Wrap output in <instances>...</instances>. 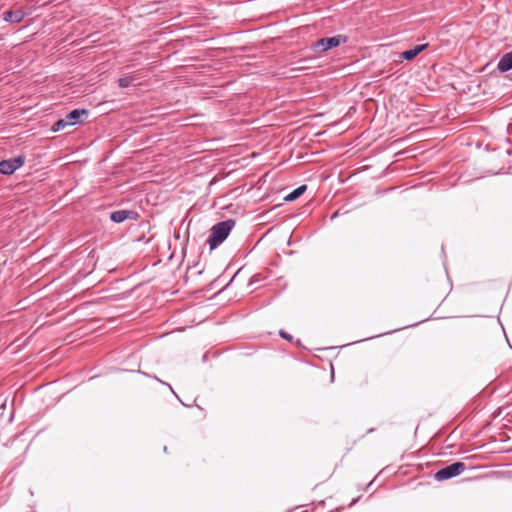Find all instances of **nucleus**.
<instances>
[{"mask_svg": "<svg viewBox=\"0 0 512 512\" xmlns=\"http://www.w3.org/2000/svg\"><path fill=\"white\" fill-rule=\"evenodd\" d=\"M24 163H25L24 155H18L11 159L2 160V161H0V173L3 175H11L17 169L22 167Z\"/></svg>", "mask_w": 512, "mask_h": 512, "instance_id": "4", "label": "nucleus"}, {"mask_svg": "<svg viewBox=\"0 0 512 512\" xmlns=\"http://www.w3.org/2000/svg\"><path fill=\"white\" fill-rule=\"evenodd\" d=\"M497 69L500 72H508L512 69V50L510 52L505 53L497 64Z\"/></svg>", "mask_w": 512, "mask_h": 512, "instance_id": "9", "label": "nucleus"}, {"mask_svg": "<svg viewBox=\"0 0 512 512\" xmlns=\"http://www.w3.org/2000/svg\"><path fill=\"white\" fill-rule=\"evenodd\" d=\"M67 126H69V125L67 124V122L65 121V119H64V118H62V119L57 120V121L53 124V126H52V131H53V132H58V131L63 130V129H64V128H66Z\"/></svg>", "mask_w": 512, "mask_h": 512, "instance_id": "12", "label": "nucleus"}, {"mask_svg": "<svg viewBox=\"0 0 512 512\" xmlns=\"http://www.w3.org/2000/svg\"><path fill=\"white\" fill-rule=\"evenodd\" d=\"M139 214L134 210H117L110 214V220L114 223H122L127 219L137 220Z\"/></svg>", "mask_w": 512, "mask_h": 512, "instance_id": "5", "label": "nucleus"}, {"mask_svg": "<svg viewBox=\"0 0 512 512\" xmlns=\"http://www.w3.org/2000/svg\"><path fill=\"white\" fill-rule=\"evenodd\" d=\"M331 378L333 379L334 378V370L332 369L331 371Z\"/></svg>", "mask_w": 512, "mask_h": 512, "instance_id": "16", "label": "nucleus"}, {"mask_svg": "<svg viewBox=\"0 0 512 512\" xmlns=\"http://www.w3.org/2000/svg\"><path fill=\"white\" fill-rule=\"evenodd\" d=\"M133 81H134V77L130 74H126L118 79V85L121 88H127L132 84Z\"/></svg>", "mask_w": 512, "mask_h": 512, "instance_id": "11", "label": "nucleus"}, {"mask_svg": "<svg viewBox=\"0 0 512 512\" xmlns=\"http://www.w3.org/2000/svg\"><path fill=\"white\" fill-rule=\"evenodd\" d=\"M466 469V465L463 462H454L447 465L434 474V479L438 482L446 481L454 477L459 476Z\"/></svg>", "mask_w": 512, "mask_h": 512, "instance_id": "3", "label": "nucleus"}, {"mask_svg": "<svg viewBox=\"0 0 512 512\" xmlns=\"http://www.w3.org/2000/svg\"><path fill=\"white\" fill-rule=\"evenodd\" d=\"M88 114H89V111L87 109H84V108L74 109V110L70 111L69 113H67L66 116L64 117V119L69 126H73V125L82 123L83 122L82 116L83 115L88 116Z\"/></svg>", "mask_w": 512, "mask_h": 512, "instance_id": "6", "label": "nucleus"}, {"mask_svg": "<svg viewBox=\"0 0 512 512\" xmlns=\"http://www.w3.org/2000/svg\"><path fill=\"white\" fill-rule=\"evenodd\" d=\"M347 37L339 34L332 37H325L317 40L311 45L313 52H326L330 49L338 47L342 43H346Z\"/></svg>", "mask_w": 512, "mask_h": 512, "instance_id": "2", "label": "nucleus"}, {"mask_svg": "<svg viewBox=\"0 0 512 512\" xmlns=\"http://www.w3.org/2000/svg\"><path fill=\"white\" fill-rule=\"evenodd\" d=\"M306 190H307V185H300L297 188H295L293 191L288 193L284 197V200L287 202H292V201L298 199Z\"/></svg>", "mask_w": 512, "mask_h": 512, "instance_id": "10", "label": "nucleus"}, {"mask_svg": "<svg viewBox=\"0 0 512 512\" xmlns=\"http://www.w3.org/2000/svg\"><path fill=\"white\" fill-rule=\"evenodd\" d=\"M296 345L300 346V340H297Z\"/></svg>", "mask_w": 512, "mask_h": 512, "instance_id": "17", "label": "nucleus"}, {"mask_svg": "<svg viewBox=\"0 0 512 512\" xmlns=\"http://www.w3.org/2000/svg\"><path fill=\"white\" fill-rule=\"evenodd\" d=\"M279 336L287 341H292L293 340V336L290 335L289 333H287L286 331L284 330H280L279 331Z\"/></svg>", "mask_w": 512, "mask_h": 512, "instance_id": "13", "label": "nucleus"}, {"mask_svg": "<svg viewBox=\"0 0 512 512\" xmlns=\"http://www.w3.org/2000/svg\"><path fill=\"white\" fill-rule=\"evenodd\" d=\"M338 214H339V212H338V211H337V212H335V213L331 216V220H333V219H335L336 217H338Z\"/></svg>", "mask_w": 512, "mask_h": 512, "instance_id": "15", "label": "nucleus"}, {"mask_svg": "<svg viewBox=\"0 0 512 512\" xmlns=\"http://www.w3.org/2000/svg\"><path fill=\"white\" fill-rule=\"evenodd\" d=\"M25 17L22 10H8L3 13V20L8 23H19Z\"/></svg>", "mask_w": 512, "mask_h": 512, "instance_id": "8", "label": "nucleus"}, {"mask_svg": "<svg viewBox=\"0 0 512 512\" xmlns=\"http://www.w3.org/2000/svg\"><path fill=\"white\" fill-rule=\"evenodd\" d=\"M156 380H157V381H159L161 384L168 386V387H169V389L174 393V391H173V389H172V387H171V385H170V384H168L167 382L161 381V380H160V379H158V378H156Z\"/></svg>", "mask_w": 512, "mask_h": 512, "instance_id": "14", "label": "nucleus"}, {"mask_svg": "<svg viewBox=\"0 0 512 512\" xmlns=\"http://www.w3.org/2000/svg\"><path fill=\"white\" fill-rule=\"evenodd\" d=\"M235 224L236 221L234 219H227L213 225L210 229V235L206 241L209 248L213 250L221 245L227 239Z\"/></svg>", "mask_w": 512, "mask_h": 512, "instance_id": "1", "label": "nucleus"}, {"mask_svg": "<svg viewBox=\"0 0 512 512\" xmlns=\"http://www.w3.org/2000/svg\"><path fill=\"white\" fill-rule=\"evenodd\" d=\"M428 47V43L416 45L414 48L406 50L400 54L402 60H413L418 54L424 51Z\"/></svg>", "mask_w": 512, "mask_h": 512, "instance_id": "7", "label": "nucleus"}]
</instances>
